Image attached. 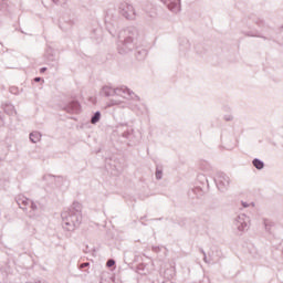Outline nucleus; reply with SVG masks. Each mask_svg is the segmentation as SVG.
<instances>
[{"instance_id":"nucleus-1","label":"nucleus","mask_w":283,"mask_h":283,"mask_svg":"<svg viewBox=\"0 0 283 283\" xmlns=\"http://www.w3.org/2000/svg\"><path fill=\"white\" fill-rule=\"evenodd\" d=\"M138 36H140V33L138 32V28L136 27H127L126 29L120 31L117 42L118 54L125 56V54H129V52H133L134 48H136Z\"/></svg>"},{"instance_id":"nucleus-2","label":"nucleus","mask_w":283,"mask_h":283,"mask_svg":"<svg viewBox=\"0 0 283 283\" xmlns=\"http://www.w3.org/2000/svg\"><path fill=\"white\" fill-rule=\"evenodd\" d=\"M62 227L66 231H75L83 222V206L78 201L61 213Z\"/></svg>"},{"instance_id":"nucleus-3","label":"nucleus","mask_w":283,"mask_h":283,"mask_svg":"<svg viewBox=\"0 0 283 283\" xmlns=\"http://www.w3.org/2000/svg\"><path fill=\"white\" fill-rule=\"evenodd\" d=\"M102 96H118L120 94H126V96H129L133 101H140V96L136 95L132 88L127 86H122L119 88H113L112 86H103L101 91Z\"/></svg>"},{"instance_id":"nucleus-4","label":"nucleus","mask_w":283,"mask_h":283,"mask_svg":"<svg viewBox=\"0 0 283 283\" xmlns=\"http://www.w3.org/2000/svg\"><path fill=\"white\" fill-rule=\"evenodd\" d=\"M213 182L221 193H226V191H229L231 178H229L227 174L219 171L216 177H213Z\"/></svg>"},{"instance_id":"nucleus-5","label":"nucleus","mask_w":283,"mask_h":283,"mask_svg":"<svg viewBox=\"0 0 283 283\" xmlns=\"http://www.w3.org/2000/svg\"><path fill=\"white\" fill-rule=\"evenodd\" d=\"M118 13L127 21H134V19H136V10L134 9V6L129 4L128 2H122L119 4Z\"/></svg>"},{"instance_id":"nucleus-6","label":"nucleus","mask_w":283,"mask_h":283,"mask_svg":"<svg viewBox=\"0 0 283 283\" xmlns=\"http://www.w3.org/2000/svg\"><path fill=\"white\" fill-rule=\"evenodd\" d=\"M245 25L249 29V31L243 32L245 36L263 39V41H275V38L273 36L272 32H269L268 35H264V34H261V32L258 29H253V27H251V23L245 22Z\"/></svg>"},{"instance_id":"nucleus-7","label":"nucleus","mask_w":283,"mask_h":283,"mask_svg":"<svg viewBox=\"0 0 283 283\" xmlns=\"http://www.w3.org/2000/svg\"><path fill=\"white\" fill-rule=\"evenodd\" d=\"M44 60L46 65H51V67H56L59 65V57L56 56V51L50 45H46L44 51Z\"/></svg>"},{"instance_id":"nucleus-8","label":"nucleus","mask_w":283,"mask_h":283,"mask_svg":"<svg viewBox=\"0 0 283 283\" xmlns=\"http://www.w3.org/2000/svg\"><path fill=\"white\" fill-rule=\"evenodd\" d=\"M249 217H247V214L242 213L239 214L235 219H234V228L238 229V231H240V233H244V231H247V227H249Z\"/></svg>"},{"instance_id":"nucleus-9","label":"nucleus","mask_w":283,"mask_h":283,"mask_svg":"<svg viewBox=\"0 0 283 283\" xmlns=\"http://www.w3.org/2000/svg\"><path fill=\"white\" fill-rule=\"evenodd\" d=\"M164 6L168 8L170 12H174V14H178L180 10H182V6L180 0H159Z\"/></svg>"},{"instance_id":"nucleus-10","label":"nucleus","mask_w":283,"mask_h":283,"mask_svg":"<svg viewBox=\"0 0 283 283\" xmlns=\"http://www.w3.org/2000/svg\"><path fill=\"white\" fill-rule=\"evenodd\" d=\"M63 111L67 114H81V102L78 99H72L64 105Z\"/></svg>"},{"instance_id":"nucleus-11","label":"nucleus","mask_w":283,"mask_h":283,"mask_svg":"<svg viewBox=\"0 0 283 283\" xmlns=\"http://www.w3.org/2000/svg\"><path fill=\"white\" fill-rule=\"evenodd\" d=\"M74 23H76L74 19L70 17H63L59 22V28L62 30V32H70V30L74 28Z\"/></svg>"},{"instance_id":"nucleus-12","label":"nucleus","mask_w":283,"mask_h":283,"mask_svg":"<svg viewBox=\"0 0 283 283\" xmlns=\"http://www.w3.org/2000/svg\"><path fill=\"white\" fill-rule=\"evenodd\" d=\"M117 129L120 133L122 138L129 140L132 138V134H134V128H129L127 123H120L117 125Z\"/></svg>"},{"instance_id":"nucleus-13","label":"nucleus","mask_w":283,"mask_h":283,"mask_svg":"<svg viewBox=\"0 0 283 283\" xmlns=\"http://www.w3.org/2000/svg\"><path fill=\"white\" fill-rule=\"evenodd\" d=\"M15 202L22 209L23 211H28V207L30 205V198L23 196V195H18L15 197Z\"/></svg>"},{"instance_id":"nucleus-14","label":"nucleus","mask_w":283,"mask_h":283,"mask_svg":"<svg viewBox=\"0 0 283 283\" xmlns=\"http://www.w3.org/2000/svg\"><path fill=\"white\" fill-rule=\"evenodd\" d=\"M248 19L258 25L259 29H261V32H264V28H266V22L262 18H258V15L251 13L248 15Z\"/></svg>"},{"instance_id":"nucleus-15","label":"nucleus","mask_w":283,"mask_h":283,"mask_svg":"<svg viewBox=\"0 0 283 283\" xmlns=\"http://www.w3.org/2000/svg\"><path fill=\"white\" fill-rule=\"evenodd\" d=\"M189 198H202L205 196V190L200 186H195L188 190Z\"/></svg>"},{"instance_id":"nucleus-16","label":"nucleus","mask_w":283,"mask_h":283,"mask_svg":"<svg viewBox=\"0 0 283 283\" xmlns=\"http://www.w3.org/2000/svg\"><path fill=\"white\" fill-rule=\"evenodd\" d=\"M134 50H135V59L137 61H145V59H147V54H148L147 49L143 46H135Z\"/></svg>"},{"instance_id":"nucleus-17","label":"nucleus","mask_w":283,"mask_h":283,"mask_svg":"<svg viewBox=\"0 0 283 283\" xmlns=\"http://www.w3.org/2000/svg\"><path fill=\"white\" fill-rule=\"evenodd\" d=\"M42 180L46 184V187L49 189H56V176L54 175H44L42 177Z\"/></svg>"},{"instance_id":"nucleus-18","label":"nucleus","mask_w":283,"mask_h":283,"mask_svg":"<svg viewBox=\"0 0 283 283\" xmlns=\"http://www.w3.org/2000/svg\"><path fill=\"white\" fill-rule=\"evenodd\" d=\"M179 50L180 52H189L191 50V42L187 38H180Z\"/></svg>"},{"instance_id":"nucleus-19","label":"nucleus","mask_w":283,"mask_h":283,"mask_svg":"<svg viewBox=\"0 0 283 283\" xmlns=\"http://www.w3.org/2000/svg\"><path fill=\"white\" fill-rule=\"evenodd\" d=\"M106 30L111 34V36H117L118 33V24L114 22H106Z\"/></svg>"},{"instance_id":"nucleus-20","label":"nucleus","mask_w":283,"mask_h":283,"mask_svg":"<svg viewBox=\"0 0 283 283\" xmlns=\"http://www.w3.org/2000/svg\"><path fill=\"white\" fill-rule=\"evenodd\" d=\"M263 227L265 229V232L270 235H273V228L275 227V222L271 219H263Z\"/></svg>"},{"instance_id":"nucleus-21","label":"nucleus","mask_w":283,"mask_h":283,"mask_svg":"<svg viewBox=\"0 0 283 283\" xmlns=\"http://www.w3.org/2000/svg\"><path fill=\"white\" fill-rule=\"evenodd\" d=\"M4 114H8L9 116H13V114H17V109H14V105L10 103H6L2 105Z\"/></svg>"},{"instance_id":"nucleus-22","label":"nucleus","mask_w":283,"mask_h":283,"mask_svg":"<svg viewBox=\"0 0 283 283\" xmlns=\"http://www.w3.org/2000/svg\"><path fill=\"white\" fill-rule=\"evenodd\" d=\"M199 169H201V171H205L206 174H209L210 171H213V167L207 160L200 161Z\"/></svg>"},{"instance_id":"nucleus-23","label":"nucleus","mask_w":283,"mask_h":283,"mask_svg":"<svg viewBox=\"0 0 283 283\" xmlns=\"http://www.w3.org/2000/svg\"><path fill=\"white\" fill-rule=\"evenodd\" d=\"M90 266H91V263L90 261H86V262H78L77 263V268L80 271H82V273H86L88 274L90 273Z\"/></svg>"},{"instance_id":"nucleus-24","label":"nucleus","mask_w":283,"mask_h":283,"mask_svg":"<svg viewBox=\"0 0 283 283\" xmlns=\"http://www.w3.org/2000/svg\"><path fill=\"white\" fill-rule=\"evenodd\" d=\"M41 136L42 135H41L40 132L34 130V132L30 133L29 139H30L31 143L36 144L41 140Z\"/></svg>"},{"instance_id":"nucleus-25","label":"nucleus","mask_w":283,"mask_h":283,"mask_svg":"<svg viewBox=\"0 0 283 283\" xmlns=\"http://www.w3.org/2000/svg\"><path fill=\"white\" fill-rule=\"evenodd\" d=\"M252 165L259 171H262V169H264V161L262 159H260V158H254L252 160Z\"/></svg>"},{"instance_id":"nucleus-26","label":"nucleus","mask_w":283,"mask_h":283,"mask_svg":"<svg viewBox=\"0 0 283 283\" xmlns=\"http://www.w3.org/2000/svg\"><path fill=\"white\" fill-rule=\"evenodd\" d=\"M101 118H102L101 111H96L95 113H93V115L91 116L92 125H96L97 123H101Z\"/></svg>"},{"instance_id":"nucleus-27","label":"nucleus","mask_w":283,"mask_h":283,"mask_svg":"<svg viewBox=\"0 0 283 283\" xmlns=\"http://www.w3.org/2000/svg\"><path fill=\"white\" fill-rule=\"evenodd\" d=\"M155 178L156 180H163V166H156Z\"/></svg>"},{"instance_id":"nucleus-28","label":"nucleus","mask_w":283,"mask_h":283,"mask_svg":"<svg viewBox=\"0 0 283 283\" xmlns=\"http://www.w3.org/2000/svg\"><path fill=\"white\" fill-rule=\"evenodd\" d=\"M28 207L31 209V211L33 213H36V211H39V205L36 202H34L33 200L29 201V206Z\"/></svg>"},{"instance_id":"nucleus-29","label":"nucleus","mask_w":283,"mask_h":283,"mask_svg":"<svg viewBox=\"0 0 283 283\" xmlns=\"http://www.w3.org/2000/svg\"><path fill=\"white\" fill-rule=\"evenodd\" d=\"M147 265H145V263H139L137 264L136 269H137V273H139L140 275H145V269Z\"/></svg>"},{"instance_id":"nucleus-30","label":"nucleus","mask_w":283,"mask_h":283,"mask_svg":"<svg viewBox=\"0 0 283 283\" xmlns=\"http://www.w3.org/2000/svg\"><path fill=\"white\" fill-rule=\"evenodd\" d=\"M63 185V177L62 176H55V189H60V187Z\"/></svg>"},{"instance_id":"nucleus-31","label":"nucleus","mask_w":283,"mask_h":283,"mask_svg":"<svg viewBox=\"0 0 283 283\" xmlns=\"http://www.w3.org/2000/svg\"><path fill=\"white\" fill-rule=\"evenodd\" d=\"M164 275L167 277V280H171V277H174V270L171 268L165 270Z\"/></svg>"},{"instance_id":"nucleus-32","label":"nucleus","mask_w":283,"mask_h":283,"mask_svg":"<svg viewBox=\"0 0 283 283\" xmlns=\"http://www.w3.org/2000/svg\"><path fill=\"white\" fill-rule=\"evenodd\" d=\"M197 178L201 182V185H205V182H207V185H209V179H207V177L205 175H198Z\"/></svg>"},{"instance_id":"nucleus-33","label":"nucleus","mask_w":283,"mask_h":283,"mask_svg":"<svg viewBox=\"0 0 283 283\" xmlns=\"http://www.w3.org/2000/svg\"><path fill=\"white\" fill-rule=\"evenodd\" d=\"M9 92H10V94H14V95L17 96V95H19V87H17V86H11V87L9 88Z\"/></svg>"},{"instance_id":"nucleus-34","label":"nucleus","mask_w":283,"mask_h":283,"mask_svg":"<svg viewBox=\"0 0 283 283\" xmlns=\"http://www.w3.org/2000/svg\"><path fill=\"white\" fill-rule=\"evenodd\" d=\"M109 107H114V105H120V101L118 99H109Z\"/></svg>"},{"instance_id":"nucleus-35","label":"nucleus","mask_w":283,"mask_h":283,"mask_svg":"<svg viewBox=\"0 0 283 283\" xmlns=\"http://www.w3.org/2000/svg\"><path fill=\"white\" fill-rule=\"evenodd\" d=\"M65 1L66 0H52L53 3H55V6H65Z\"/></svg>"},{"instance_id":"nucleus-36","label":"nucleus","mask_w":283,"mask_h":283,"mask_svg":"<svg viewBox=\"0 0 283 283\" xmlns=\"http://www.w3.org/2000/svg\"><path fill=\"white\" fill-rule=\"evenodd\" d=\"M96 32H101V29H93L91 33V39H98V36L94 35Z\"/></svg>"},{"instance_id":"nucleus-37","label":"nucleus","mask_w":283,"mask_h":283,"mask_svg":"<svg viewBox=\"0 0 283 283\" xmlns=\"http://www.w3.org/2000/svg\"><path fill=\"white\" fill-rule=\"evenodd\" d=\"M114 264H116V261L113 260V259H109V260L107 261V263H106V266L112 268V266H114Z\"/></svg>"},{"instance_id":"nucleus-38","label":"nucleus","mask_w":283,"mask_h":283,"mask_svg":"<svg viewBox=\"0 0 283 283\" xmlns=\"http://www.w3.org/2000/svg\"><path fill=\"white\" fill-rule=\"evenodd\" d=\"M33 83H45V80L43 77H34Z\"/></svg>"},{"instance_id":"nucleus-39","label":"nucleus","mask_w":283,"mask_h":283,"mask_svg":"<svg viewBox=\"0 0 283 283\" xmlns=\"http://www.w3.org/2000/svg\"><path fill=\"white\" fill-rule=\"evenodd\" d=\"M81 3L85 8L86 6H90V3H92V0H81Z\"/></svg>"},{"instance_id":"nucleus-40","label":"nucleus","mask_w":283,"mask_h":283,"mask_svg":"<svg viewBox=\"0 0 283 283\" xmlns=\"http://www.w3.org/2000/svg\"><path fill=\"white\" fill-rule=\"evenodd\" d=\"M224 120H226L227 123H230V120H233V115H226V116H224Z\"/></svg>"},{"instance_id":"nucleus-41","label":"nucleus","mask_w":283,"mask_h":283,"mask_svg":"<svg viewBox=\"0 0 283 283\" xmlns=\"http://www.w3.org/2000/svg\"><path fill=\"white\" fill-rule=\"evenodd\" d=\"M48 72V67L43 66L40 69V74H45Z\"/></svg>"},{"instance_id":"nucleus-42","label":"nucleus","mask_w":283,"mask_h":283,"mask_svg":"<svg viewBox=\"0 0 283 283\" xmlns=\"http://www.w3.org/2000/svg\"><path fill=\"white\" fill-rule=\"evenodd\" d=\"M241 205H242L243 209H248V207H249V203L247 201H241Z\"/></svg>"},{"instance_id":"nucleus-43","label":"nucleus","mask_w":283,"mask_h":283,"mask_svg":"<svg viewBox=\"0 0 283 283\" xmlns=\"http://www.w3.org/2000/svg\"><path fill=\"white\" fill-rule=\"evenodd\" d=\"M200 252L202 253V255H203V260H205V262H207V252H205V250H200Z\"/></svg>"},{"instance_id":"nucleus-44","label":"nucleus","mask_w":283,"mask_h":283,"mask_svg":"<svg viewBox=\"0 0 283 283\" xmlns=\"http://www.w3.org/2000/svg\"><path fill=\"white\" fill-rule=\"evenodd\" d=\"M153 251L155 252V253H158V251H160V247H153Z\"/></svg>"},{"instance_id":"nucleus-45","label":"nucleus","mask_w":283,"mask_h":283,"mask_svg":"<svg viewBox=\"0 0 283 283\" xmlns=\"http://www.w3.org/2000/svg\"><path fill=\"white\" fill-rule=\"evenodd\" d=\"M195 50H196L197 54H202V51H200V50L198 49V46H195Z\"/></svg>"},{"instance_id":"nucleus-46","label":"nucleus","mask_w":283,"mask_h":283,"mask_svg":"<svg viewBox=\"0 0 283 283\" xmlns=\"http://www.w3.org/2000/svg\"><path fill=\"white\" fill-rule=\"evenodd\" d=\"M221 140H223V142L226 140L224 139V132L221 133Z\"/></svg>"},{"instance_id":"nucleus-47","label":"nucleus","mask_w":283,"mask_h":283,"mask_svg":"<svg viewBox=\"0 0 283 283\" xmlns=\"http://www.w3.org/2000/svg\"><path fill=\"white\" fill-rule=\"evenodd\" d=\"M142 220H145V217H142Z\"/></svg>"},{"instance_id":"nucleus-48","label":"nucleus","mask_w":283,"mask_h":283,"mask_svg":"<svg viewBox=\"0 0 283 283\" xmlns=\"http://www.w3.org/2000/svg\"><path fill=\"white\" fill-rule=\"evenodd\" d=\"M0 120H1V117H0Z\"/></svg>"},{"instance_id":"nucleus-49","label":"nucleus","mask_w":283,"mask_h":283,"mask_svg":"<svg viewBox=\"0 0 283 283\" xmlns=\"http://www.w3.org/2000/svg\"><path fill=\"white\" fill-rule=\"evenodd\" d=\"M282 28H283V25H282Z\"/></svg>"}]
</instances>
